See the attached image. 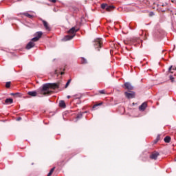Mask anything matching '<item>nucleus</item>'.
I'll list each match as a JSON object with an SVG mask.
<instances>
[{"label":"nucleus","instance_id":"1","mask_svg":"<svg viewBox=\"0 0 176 176\" xmlns=\"http://www.w3.org/2000/svg\"><path fill=\"white\" fill-rule=\"evenodd\" d=\"M58 89L59 86L58 84H44L43 85V87L40 88V93L41 94H43L44 96H46L50 93V91H49V89Z\"/></svg>","mask_w":176,"mask_h":176},{"label":"nucleus","instance_id":"2","mask_svg":"<svg viewBox=\"0 0 176 176\" xmlns=\"http://www.w3.org/2000/svg\"><path fill=\"white\" fill-rule=\"evenodd\" d=\"M78 31H79L78 28L76 29L75 27L72 28L68 31V34H72L65 36L63 38V41H64L65 42H67V41H71V39H72L74 38V36H75V34H76V32H78Z\"/></svg>","mask_w":176,"mask_h":176},{"label":"nucleus","instance_id":"3","mask_svg":"<svg viewBox=\"0 0 176 176\" xmlns=\"http://www.w3.org/2000/svg\"><path fill=\"white\" fill-rule=\"evenodd\" d=\"M94 46L95 49H98L100 51V49L102 47V38H96L94 41Z\"/></svg>","mask_w":176,"mask_h":176},{"label":"nucleus","instance_id":"4","mask_svg":"<svg viewBox=\"0 0 176 176\" xmlns=\"http://www.w3.org/2000/svg\"><path fill=\"white\" fill-rule=\"evenodd\" d=\"M122 87L125 90H128V91H131L133 90V85H131V83L129 82H124Z\"/></svg>","mask_w":176,"mask_h":176},{"label":"nucleus","instance_id":"5","mask_svg":"<svg viewBox=\"0 0 176 176\" xmlns=\"http://www.w3.org/2000/svg\"><path fill=\"white\" fill-rule=\"evenodd\" d=\"M160 154L158 152L155 151L151 153V155H150V158L152 159L153 160H157V157L160 156Z\"/></svg>","mask_w":176,"mask_h":176},{"label":"nucleus","instance_id":"6","mask_svg":"<svg viewBox=\"0 0 176 176\" xmlns=\"http://www.w3.org/2000/svg\"><path fill=\"white\" fill-rule=\"evenodd\" d=\"M124 96L126 98L130 99L133 98V91H125Z\"/></svg>","mask_w":176,"mask_h":176},{"label":"nucleus","instance_id":"7","mask_svg":"<svg viewBox=\"0 0 176 176\" xmlns=\"http://www.w3.org/2000/svg\"><path fill=\"white\" fill-rule=\"evenodd\" d=\"M34 46H35V43H34L33 41H30L26 45V49H28V50H30V49H32Z\"/></svg>","mask_w":176,"mask_h":176},{"label":"nucleus","instance_id":"8","mask_svg":"<svg viewBox=\"0 0 176 176\" xmlns=\"http://www.w3.org/2000/svg\"><path fill=\"white\" fill-rule=\"evenodd\" d=\"M41 21L46 31H50L51 29H50V26H49V23H47L45 20H41Z\"/></svg>","mask_w":176,"mask_h":176},{"label":"nucleus","instance_id":"9","mask_svg":"<svg viewBox=\"0 0 176 176\" xmlns=\"http://www.w3.org/2000/svg\"><path fill=\"white\" fill-rule=\"evenodd\" d=\"M147 105H148V104H146V102L142 103V104L139 107L140 111H145V109H146Z\"/></svg>","mask_w":176,"mask_h":176},{"label":"nucleus","instance_id":"10","mask_svg":"<svg viewBox=\"0 0 176 176\" xmlns=\"http://www.w3.org/2000/svg\"><path fill=\"white\" fill-rule=\"evenodd\" d=\"M28 94L31 97H36L38 93L36 92V91H32L28 92Z\"/></svg>","mask_w":176,"mask_h":176},{"label":"nucleus","instance_id":"11","mask_svg":"<svg viewBox=\"0 0 176 176\" xmlns=\"http://www.w3.org/2000/svg\"><path fill=\"white\" fill-rule=\"evenodd\" d=\"M59 107L60 108H65L67 107L66 104H65V102L64 100H60L59 102Z\"/></svg>","mask_w":176,"mask_h":176},{"label":"nucleus","instance_id":"12","mask_svg":"<svg viewBox=\"0 0 176 176\" xmlns=\"http://www.w3.org/2000/svg\"><path fill=\"white\" fill-rule=\"evenodd\" d=\"M112 9H115V7L113 6H106V10L107 12H111V10H112Z\"/></svg>","mask_w":176,"mask_h":176},{"label":"nucleus","instance_id":"13","mask_svg":"<svg viewBox=\"0 0 176 176\" xmlns=\"http://www.w3.org/2000/svg\"><path fill=\"white\" fill-rule=\"evenodd\" d=\"M164 141L168 144L171 141V138L170 136H166L164 139Z\"/></svg>","mask_w":176,"mask_h":176},{"label":"nucleus","instance_id":"14","mask_svg":"<svg viewBox=\"0 0 176 176\" xmlns=\"http://www.w3.org/2000/svg\"><path fill=\"white\" fill-rule=\"evenodd\" d=\"M6 104H13V99L12 98H7L5 100Z\"/></svg>","mask_w":176,"mask_h":176},{"label":"nucleus","instance_id":"15","mask_svg":"<svg viewBox=\"0 0 176 176\" xmlns=\"http://www.w3.org/2000/svg\"><path fill=\"white\" fill-rule=\"evenodd\" d=\"M171 71H176V67L171 65L168 69V72H170V74H173V72Z\"/></svg>","mask_w":176,"mask_h":176},{"label":"nucleus","instance_id":"16","mask_svg":"<svg viewBox=\"0 0 176 176\" xmlns=\"http://www.w3.org/2000/svg\"><path fill=\"white\" fill-rule=\"evenodd\" d=\"M43 34V33L42 32H37L35 35H36V37L38 38V39H39L41 38Z\"/></svg>","mask_w":176,"mask_h":176},{"label":"nucleus","instance_id":"17","mask_svg":"<svg viewBox=\"0 0 176 176\" xmlns=\"http://www.w3.org/2000/svg\"><path fill=\"white\" fill-rule=\"evenodd\" d=\"M125 113H126V115L129 116H131V115H133V109H128V111H125Z\"/></svg>","mask_w":176,"mask_h":176},{"label":"nucleus","instance_id":"18","mask_svg":"<svg viewBox=\"0 0 176 176\" xmlns=\"http://www.w3.org/2000/svg\"><path fill=\"white\" fill-rule=\"evenodd\" d=\"M160 140V135H158L157 136V138L153 141L154 145L157 144V142H159Z\"/></svg>","mask_w":176,"mask_h":176},{"label":"nucleus","instance_id":"19","mask_svg":"<svg viewBox=\"0 0 176 176\" xmlns=\"http://www.w3.org/2000/svg\"><path fill=\"white\" fill-rule=\"evenodd\" d=\"M23 15L28 17V19H32V17H34V16L30 14L28 12H24Z\"/></svg>","mask_w":176,"mask_h":176},{"label":"nucleus","instance_id":"20","mask_svg":"<svg viewBox=\"0 0 176 176\" xmlns=\"http://www.w3.org/2000/svg\"><path fill=\"white\" fill-rule=\"evenodd\" d=\"M80 63L81 64H87V60L85 58H81Z\"/></svg>","mask_w":176,"mask_h":176},{"label":"nucleus","instance_id":"21","mask_svg":"<svg viewBox=\"0 0 176 176\" xmlns=\"http://www.w3.org/2000/svg\"><path fill=\"white\" fill-rule=\"evenodd\" d=\"M83 116V113L82 112H80V113H78L76 116V119H82Z\"/></svg>","mask_w":176,"mask_h":176},{"label":"nucleus","instance_id":"22","mask_svg":"<svg viewBox=\"0 0 176 176\" xmlns=\"http://www.w3.org/2000/svg\"><path fill=\"white\" fill-rule=\"evenodd\" d=\"M55 168H56L55 167H53V168L50 170V173H48L47 176H51V175L53 174V173L54 172V169H55Z\"/></svg>","mask_w":176,"mask_h":176},{"label":"nucleus","instance_id":"23","mask_svg":"<svg viewBox=\"0 0 176 176\" xmlns=\"http://www.w3.org/2000/svg\"><path fill=\"white\" fill-rule=\"evenodd\" d=\"M39 41V38L36 36L32 38V42H38Z\"/></svg>","mask_w":176,"mask_h":176},{"label":"nucleus","instance_id":"24","mask_svg":"<svg viewBox=\"0 0 176 176\" xmlns=\"http://www.w3.org/2000/svg\"><path fill=\"white\" fill-rule=\"evenodd\" d=\"M100 105H102V102H100L99 104H94L93 106V109H96V108H97V107H100Z\"/></svg>","mask_w":176,"mask_h":176},{"label":"nucleus","instance_id":"25","mask_svg":"<svg viewBox=\"0 0 176 176\" xmlns=\"http://www.w3.org/2000/svg\"><path fill=\"white\" fill-rule=\"evenodd\" d=\"M10 85H11L10 82H7L6 83V87H7V89H9V87H10Z\"/></svg>","mask_w":176,"mask_h":176},{"label":"nucleus","instance_id":"26","mask_svg":"<svg viewBox=\"0 0 176 176\" xmlns=\"http://www.w3.org/2000/svg\"><path fill=\"white\" fill-rule=\"evenodd\" d=\"M107 4L102 3V4H101V8L102 9H107Z\"/></svg>","mask_w":176,"mask_h":176},{"label":"nucleus","instance_id":"27","mask_svg":"<svg viewBox=\"0 0 176 176\" xmlns=\"http://www.w3.org/2000/svg\"><path fill=\"white\" fill-rule=\"evenodd\" d=\"M70 83H71V80H68V81L67 82V83L65 85V87H68V86H69Z\"/></svg>","mask_w":176,"mask_h":176},{"label":"nucleus","instance_id":"28","mask_svg":"<svg viewBox=\"0 0 176 176\" xmlns=\"http://www.w3.org/2000/svg\"><path fill=\"white\" fill-rule=\"evenodd\" d=\"M170 80H171L172 83L174 82V77H173V76H170Z\"/></svg>","mask_w":176,"mask_h":176},{"label":"nucleus","instance_id":"29","mask_svg":"<svg viewBox=\"0 0 176 176\" xmlns=\"http://www.w3.org/2000/svg\"><path fill=\"white\" fill-rule=\"evenodd\" d=\"M11 96H20V93H12L11 94Z\"/></svg>","mask_w":176,"mask_h":176},{"label":"nucleus","instance_id":"30","mask_svg":"<svg viewBox=\"0 0 176 176\" xmlns=\"http://www.w3.org/2000/svg\"><path fill=\"white\" fill-rule=\"evenodd\" d=\"M153 16H155V12H151L149 13V16H150V17H152Z\"/></svg>","mask_w":176,"mask_h":176},{"label":"nucleus","instance_id":"31","mask_svg":"<svg viewBox=\"0 0 176 176\" xmlns=\"http://www.w3.org/2000/svg\"><path fill=\"white\" fill-rule=\"evenodd\" d=\"M99 93H100V94H105V91L104 90H100V91H99Z\"/></svg>","mask_w":176,"mask_h":176},{"label":"nucleus","instance_id":"32","mask_svg":"<svg viewBox=\"0 0 176 176\" xmlns=\"http://www.w3.org/2000/svg\"><path fill=\"white\" fill-rule=\"evenodd\" d=\"M160 9L161 12H166V10H167V8H166L165 9L160 8Z\"/></svg>","mask_w":176,"mask_h":176},{"label":"nucleus","instance_id":"33","mask_svg":"<svg viewBox=\"0 0 176 176\" xmlns=\"http://www.w3.org/2000/svg\"><path fill=\"white\" fill-rule=\"evenodd\" d=\"M50 2H52V3H56L57 2V0H49Z\"/></svg>","mask_w":176,"mask_h":176},{"label":"nucleus","instance_id":"34","mask_svg":"<svg viewBox=\"0 0 176 176\" xmlns=\"http://www.w3.org/2000/svg\"><path fill=\"white\" fill-rule=\"evenodd\" d=\"M161 6H162V8H167V3L162 4Z\"/></svg>","mask_w":176,"mask_h":176},{"label":"nucleus","instance_id":"35","mask_svg":"<svg viewBox=\"0 0 176 176\" xmlns=\"http://www.w3.org/2000/svg\"><path fill=\"white\" fill-rule=\"evenodd\" d=\"M135 41L136 42H140V38H133V42H135Z\"/></svg>","mask_w":176,"mask_h":176},{"label":"nucleus","instance_id":"36","mask_svg":"<svg viewBox=\"0 0 176 176\" xmlns=\"http://www.w3.org/2000/svg\"><path fill=\"white\" fill-rule=\"evenodd\" d=\"M134 97H135V94L133 92V98H134Z\"/></svg>","mask_w":176,"mask_h":176},{"label":"nucleus","instance_id":"37","mask_svg":"<svg viewBox=\"0 0 176 176\" xmlns=\"http://www.w3.org/2000/svg\"><path fill=\"white\" fill-rule=\"evenodd\" d=\"M17 120H21V118H19Z\"/></svg>","mask_w":176,"mask_h":176},{"label":"nucleus","instance_id":"38","mask_svg":"<svg viewBox=\"0 0 176 176\" xmlns=\"http://www.w3.org/2000/svg\"><path fill=\"white\" fill-rule=\"evenodd\" d=\"M67 98H71V96H67Z\"/></svg>","mask_w":176,"mask_h":176},{"label":"nucleus","instance_id":"39","mask_svg":"<svg viewBox=\"0 0 176 176\" xmlns=\"http://www.w3.org/2000/svg\"><path fill=\"white\" fill-rule=\"evenodd\" d=\"M21 1V0H14L15 2H17V1Z\"/></svg>","mask_w":176,"mask_h":176},{"label":"nucleus","instance_id":"40","mask_svg":"<svg viewBox=\"0 0 176 176\" xmlns=\"http://www.w3.org/2000/svg\"><path fill=\"white\" fill-rule=\"evenodd\" d=\"M60 74H61V75H64V72H61Z\"/></svg>","mask_w":176,"mask_h":176},{"label":"nucleus","instance_id":"41","mask_svg":"<svg viewBox=\"0 0 176 176\" xmlns=\"http://www.w3.org/2000/svg\"><path fill=\"white\" fill-rule=\"evenodd\" d=\"M55 74H57V72H56V71L55 72Z\"/></svg>","mask_w":176,"mask_h":176},{"label":"nucleus","instance_id":"42","mask_svg":"<svg viewBox=\"0 0 176 176\" xmlns=\"http://www.w3.org/2000/svg\"><path fill=\"white\" fill-rule=\"evenodd\" d=\"M157 6H160V5H158Z\"/></svg>","mask_w":176,"mask_h":176}]
</instances>
